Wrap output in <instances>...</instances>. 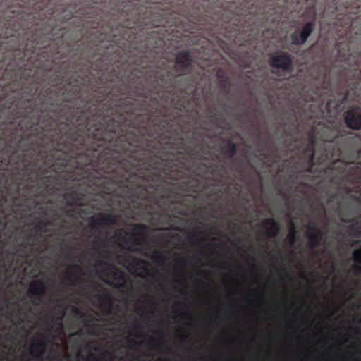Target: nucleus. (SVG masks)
Returning <instances> with one entry per match:
<instances>
[{"mask_svg":"<svg viewBox=\"0 0 361 361\" xmlns=\"http://www.w3.org/2000/svg\"><path fill=\"white\" fill-rule=\"evenodd\" d=\"M158 345V339L154 336L149 337V341L147 343V348L152 350L155 349Z\"/></svg>","mask_w":361,"mask_h":361,"instance_id":"nucleus-21","label":"nucleus"},{"mask_svg":"<svg viewBox=\"0 0 361 361\" xmlns=\"http://www.w3.org/2000/svg\"><path fill=\"white\" fill-rule=\"evenodd\" d=\"M149 304H151V303H152V300H149Z\"/></svg>","mask_w":361,"mask_h":361,"instance_id":"nucleus-45","label":"nucleus"},{"mask_svg":"<svg viewBox=\"0 0 361 361\" xmlns=\"http://www.w3.org/2000/svg\"><path fill=\"white\" fill-rule=\"evenodd\" d=\"M318 360H319V361H321V357H319L318 358Z\"/></svg>","mask_w":361,"mask_h":361,"instance_id":"nucleus-46","label":"nucleus"},{"mask_svg":"<svg viewBox=\"0 0 361 361\" xmlns=\"http://www.w3.org/2000/svg\"><path fill=\"white\" fill-rule=\"evenodd\" d=\"M98 352V356H96L92 351H90L87 355L81 353H77V361H114V354L110 350H100L98 347L93 349Z\"/></svg>","mask_w":361,"mask_h":361,"instance_id":"nucleus-4","label":"nucleus"},{"mask_svg":"<svg viewBox=\"0 0 361 361\" xmlns=\"http://www.w3.org/2000/svg\"><path fill=\"white\" fill-rule=\"evenodd\" d=\"M95 305L105 316L111 314L113 310L111 293L106 290L95 295Z\"/></svg>","mask_w":361,"mask_h":361,"instance_id":"nucleus-3","label":"nucleus"},{"mask_svg":"<svg viewBox=\"0 0 361 361\" xmlns=\"http://www.w3.org/2000/svg\"><path fill=\"white\" fill-rule=\"evenodd\" d=\"M111 331H113V332H115V331H122V326L121 325H119L118 326H114L113 328L111 329Z\"/></svg>","mask_w":361,"mask_h":361,"instance_id":"nucleus-26","label":"nucleus"},{"mask_svg":"<svg viewBox=\"0 0 361 361\" xmlns=\"http://www.w3.org/2000/svg\"><path fill=\"white\" fill-rule=\"evenodd\" d=\"M63 316H64V313H63V312H61V318L57 319L55 321V323H54V326H52L51 328V329L56 328V330L59 334H61L63 331V322H62V318L63 317ZM51 329H50L49 331H51Z\"/></svg>","mask_w":361,"mask_h":361,"instance_id":"nucleus-19","label":"nucleus"},{"mask_svg":"<svg viewBox=\"0 0 361 361\" xmlns=\"http://www.w3.org/2000/svg\"><path fill=\"white\" fill-rule=\"evenodd\" d=\"M193 361H204V360H202V358H200V359H195V360H193ZM209 361H215L214 357L212 355H209Z\"/></svg>","mask_w":361,"mask_h":361,"instance_id":"nucleus-28","label":"nucleus"},{"mask_svg":"<svg viewBox=\"0 0 361 361\" xmlns=\"http://www.w3.org/2000/svg\"><path fill=\"white\" fill-rule=\"evenodd\" d=\"M74 312H75L76 314H79V312H78V309H74Z\"/></svg>","mask_w":361,"mask_h":361,"instance_id":"nucleus-39","label":"nucleus"},{"mask_svg":"<svg viewBox=\"0 0 361 361\" xmlns=\"http://www.w3.org/2000/svg\"><path fill=\"white\" fill-rule=\"evenodd\" d=\"M141 245L142 243L140 239L139 238H134L133 239V245L129 247V250L131 251H134L135 247H140L141 246Z\"/></svg>","mask_w":361,"mask_h":361,"instance_id":"nucleus-23","label":"nucleus"},{"mask_svg":"<svg viewBox=\"0 0 361 361\" xmlns=\"http://www.w3.org/2000/svg\"><path fill=\"white\" fill-rule=\"evenodd\" d=\"M288 322H289L290 326L292 327L293 324V322H294V320L290 319L288 321Z\"/></svg>","mask_w":361,"mask_h":361,"instance_id":"nucleus-36","label":"nucleus"},{"mask_svg":"<svg viewBox=\"0 0 361 361\" xmlns=\"http://www.w3.org/2000/svg\"><path fill=\"white\" fill-rule=\"evenodd\" d=\"M136 228L137 230L138 235H141L142 233V227L141 226H137Z\"/></svg>","mask_w":361,"mask_h":361,"instance_id":"nucleus-29","label":"nucleus"},{"mask_svg":"<svg viewBox=\"0 0 361 361\" xmlns=\"http://www.w3.org/2000/svg\"><path fill=\"white\" fill-rule=\"evenodd\" d=\"M296 234H297V231L295 230V227L293 224H291L290 229H289L288 235V236H286V240L288 241V243L289 244L290 248H291L295 243Z\"/></svg>","mask_w":361,"mask_h":361,"instance_id":"nucleus-17","label":"nucleus"},{"mask_svg":"<svg viewBox=\"0 0 361 361\" xmlns=\"http://www.w3.org/2000/svg\"><path fill=\"white\" fill-rule=\"evenodd\" d=\"M232 341H236V338H233Z\"/></svg>","mask_w":361,"mask_h":361,"instance_id":"nucleus-41","label":"nucleus"},{"mask_svg":"<svg viewBox=\"0 0 361 361\" xmlns=\"http://www.w3.org/2000/svg\"><path fill=\"white\" fill-rule=\"evenodd\" d=\"M324 339L326 340V335H324Z\"/></svg>","mask_w":361,"mask_h":361,"instance_id":"nucleus-43","label":"nucleus"},{"mask_svg":"<svg viewBox=\"0 0 361 361\" xmlns=\"http://www.w3.org/2000/svg\"><path fill=\"white\" fill-rule=\"evenodd\" d=\"M214 308H216V310H219V305L215 306Z\"/></svg>","mask_w":361,"mask_h":361,"instance_id":"nucleus-40","label":"nucleus"},{"mask_svg":"<svg viewBox=\"0 0 361 361\" xmlns=\"http://www.w3.org/2000/svg\"><path fill=\"white\" fill-rule=\"evenodd\" d=\"M262 228L265 231V234L269 237L276 236L280 227L274 219H266L262 222Z\"/></svg>","mask_w":361,"mask_h":361,"instance_id":"nucleus-8","label":"nucleus"},{"mask_svg":"<svg viewBox=\"0 0 361 361\" xmlns=\"http://www.w3.org/2000/svg\"><path fill=\"white\" fill-rule=\"evenodd\" d=\"M176 282L178 284H183V280L181 276H176Z\"/></svg>","mask_w":361,"mask_h":361,"instance_id":"nucleus-27","label":"nucleus"},{"mask_svg":"<svg viewBox=\"0 0 361 361\" xmlns=\"http://www.w3.org/2000/svg\"><path fill=\"white\" fill-rule=\"evenodd\" d=\"M250 359H251V360H255V361H261V360H259V357H255V356H251V357H250Z\"/></svg>","mask_w":361,"mask_h":361,"instance_id":"nucleus-34","label":"nucleus"},{"mask_svg":"<svg viewBox=\"0 0 361 361\" xmlns=\"http://www.w3.org/2000/svg\"><path fill=\"white\" fill-rule=\"evenodd\" d=\"M358 332H359L358 329H356V333H358Z\"/></svg>","mask_w":361,"mask_h":361,"instance_id":"nucleus-44","label":"nucleus"},{"mask_svg":"<svg viewBox=\"0 0 361 361\" xmlns=\"http://www.w3.org/2000/svg\"><path fill=\"white\" fill-rule=\"evenodd\" d=\"M188 313V311H182L181 312L178 313L177 315H176L175 317H178V316H185L187 315Z\"/></svg>","mask_w":361,"mask_h":361,"instance_id":"nucleus-31","label":"nucleus"},{"mask_svg":"<svg viewBox=\"0 0 361 361\" xmlns=\"http://www.w3.org/2000/svg\"><path fill=\"white\" fill-rule=\"evenodd\" d=\"M135 329H136L137 331H140V330L141 329V326H140V324H136V325H135Z\"/></svg>","mask_w":361,"mask_h":361,"instance_id":"nucleus-35","label":"nucleus"},{"mask_svg":"<svg viewBox=\"0 0 361 361\" xmlns=\"http://www.w3.org/2000/svg\"><path fill=\"white\" fill-rule=\"evenodd\" d=\"M154 312H155V311H154V308L150 307V308L149 309V313L151 315H154Z\"/></svg>","mask_w":361,"mask_h":361,"instance_id":"nucleus-33","label":"nucleus"},{"mask_svg":"<svg viewBox=\"0 0 361 361\" xmlns=\"http://www.w3.org/2000/svg\"><path fill=\"white\" fill-rule=\"evenodd\" d=\"M246 304L250 307H253L259 302V299L254 297V295L248 292L245 300Z\"/></svg>","mask_w":361,"mask_h":361,"instance_id":"nucleus-20","label":"nucleus"},{"mask_svg":"<svg viewBox=\"0 0 361 361\" xmlns=\"http://www.w3.org/2000/svg\"><path fill=\"white\" fill-rule=\"evenodd\" d=\"M345 123L348 128L359 129L361 128V117L355 116L353 111H348L345 115Z\"/></svg>","mask_w":361,"mask_h":361,"instance_id":"nucleus-11","label":"nucleus"},{"mask_svg":"<svg viewBox=\"0 0 361 361\" xmlns=\"http://www.w3.org/2000/svg\"><path fill=\"white\" fill-rule=\"evenodd\" d=\"M290 63L291 59L288 54L276 55L271 59V64L275 68L286 70L289 68Z\"/></svg>","mask_w":361,"mask_h":361,"instance_id":"nucleus-7","label":"nucleus"},{"mask_svg":"<svg viewBox=\"0 0 361 361\" xmlns=\"http://www.w3.org/2000/svg\"><path fill=\"white\" fill-rule=\"evenodd\" d=\"M156 361H167V360L162 359V358H157Z\"/></svg>","mask_w":361,"mask_h":361,"instance_id":"nucleus-37","label":"nucleus"},{"mask_svg":"<svg viewBox=\"0 0 361 361\" xmlns=\"http://www.w3.org/2000/svg\"><path fill=\"white\" fill-rule=\"evenodd\" d=\"M352 356L354 358V361H361V358L360 355H355V354H352Z\"/></svg>","mask_w":361,"mask_h":361,"instance_id":"nucleus-30","label":"nucleus"},{"mask_svg":"<svg viewBox=\"0 0 361 361\" xmlns=\"http://www.w3.org/2000/svg\"><path fill=\"white\" fill-rule=\"evenodd\" d=\"M116 221V216L111 214H102L97 218H92L90 220V224L92 226H104L114 224Z\"/></svg>","mask_w":361,"mask_h":361,"instance_id":"nucleus-9","label":"nucleus"},{"mask_svg":"<svg viewBox=\"0 0 361 361\" xmlns=\"http://www.w3.org/2000/svg\"><path fill=\"white\" fill-rule=\"evenodd\" d=\"M83 275V268L81 265L75 263L70 266V269L63 272V283L67 286L74 285L78 283L80 276Z\"/></svg>","mask_w":361,"mask_h":361,"instance_id":"nucleus-5","label":"nucleus"},{"mask_svg":"<svg viewBox=\"0 0 361 361\" xmlns=\"http://www.w3.org/2000/svg\"><path fill=\"white\" fill-rule=\"evenodd\" d=\"M128 271L134 275L144 279L158 280L157 271L147 267L148 262L139 258L129 259Z\"/></svg>","mask_w":361,"mask_h":361,"instance_id":"nucleus-2","label":"nucleus"},{"mask_svg":"<svg viewBox=\"0 0 361 361\" xmlns=\"http://www.w3.org/2000/svg\"><path fill=\"white\" fill-rule=\"evenodd\" d=\"M176 263L179 269H180L181 275H183L185 273L186 267L190 263V260L187 257H183L176 259Z\"/></svg>","mask_w":361,"mask_h":361,"instance_id":"nucleus-18","label":"nucleus"},{"mask_svg":"<svg viewBox=\"0 0 361 361\" xmlns=\"http://www.w3.org/2000/svg\"><path fill=\"white\" fill-rule=\"evenodd\" d=\"M227 361H237L235 358H229Z\"/></svg>","mask_w":361,"mask_h":361,"instance_id":"nucleus-38","label":"nucleus"},{"mask_svg":"<svg viewBox=\"0 0 361 361\" xmlns=\"http://www.w3.org/2000/svg\"><path fill=\"white\" fill-rule=\"evenodd\" d=\"M308 238L310 245L312 249L316 247L322 242H325L324 233L319 230L311 233Z\"/></svg>","mask_w":361,"mask_h":361,"instance_id":"nucleus-12","label":"nucleus"},{"mask_svg":"<svg viewBox=\"0 0 361 361\" xmlns=\"http://www.w3.org/2000/svg\"><path fill=\"white\" fill-rule=\"evenodd\" d=\"M50 361H60V357L56 351H54L53 355L50 359Z\"/></svg>","mask_w":361,"mask_h":361,"instance_id":"nucleus-24","label":"nucleus"},{"mask_svg":"<svg viewBox=\"0 0 361 361\" xmlns=\"http://www.w3.org/2000/svg\"><path fill=\"white\" fill-rule=\"evenodd\" d=\"M28 292L35 295H42L45 292V285L41 281H32L29 285Z\"/></svg>","mask_w":361,"mask_h":361,"instance_id":"nucleus-13","label":"nucleus"},{"mask_svg":"<svg viewBox=\"0 0 361 361\" xmlns=\"http://www.w3.org/2000/svg\"><path fill=\"white\" fill-rule=\"evenodd\" d=\"M192 242L194 245H200L202 243V239L200 237H193L192 239Z\"/></svg>","mask_w":361,"mask_h":361,"instance_id":"nucleus-25","label":"nucleus"},{"mask_svg":"<svg viewBox=\"0 0 361 361\" xmlns=\"http://www.w3.org/2000/svg\"><path fill=\"white\" fill-rule=\"evenodd\" d=\"M312 25L311 23H307L306 25H305L304 27L302 28L300 36L294 35L293 36V43L294 44H302L305 43V42L307 41L308 37L312 33Z\"/></svg>","mask_w":361,"mask_h":361,"instance_id":"nucleus-10","label":"nucleus"},{"mask_svg":"<svg viewBox=\"0 0 361 361\" xmlns=\"http://www.w3.org/2000/svg\"><path fill=\"white\" fill-rule=\"evenodd\" d=\"M353 259L355 262V272L361 274V247L353 251Z\"/></svg>","mask_w":361,"mask_h":361,"instance_id":"nucleus-15","label":"nucleus"},{"mask_svg":"<svg viewBox=\"0 0 361 361\" xmlns=\"http://www.w3.org/2000/svg\"><path fill=\"white\" fill-rule=\"evenodd\" d=\"M149 258L160 266H164L166 261V255L163 252L155 250L152 252Z\"/></svg>","mask_w":361,"mask_h":361,"instance_id":"nucleus-14","label":"nucleus"},{"mask_svg":"<svg viewBox=\"0 0 361 361\" xmlns=\"http://www.w3.org/2000/svg\"><path fill=\"white\" fill-rule=\"evenodd\" d=\"M128 342L129 344H130L132 348H134L135 347H140L143 343L142 340L139 341L136 338L131 337L128 338Z\"/></svg>","mask_w":361,"mask_h":361,"instance_id":"nucleus-22","label":"nucleus"},{"mask_svg":"<svg viewBox=\"0 0 361 361\" xmlns=\"http://www.w3.org/2000/svg\"><path fill=\"white\" fill-rule=\"evenodd\" d=\"M255 314H256V315H257V314H258L257 311H255Z\"/></svg>","mask_w":361,"mask_h":361,"instance_id":"nucleus-42","label":"nucleus"},{"mask_svg":"<svg viewBox=\"0 0 361 361\" xmlns=\"http://www.w3.org/2000/svg\"><path fill=\"white\" fill-rule=\"evenodd\" d=\"M176 63L183 66H187L190 62V56L188 53H180L177 54L176 57Z\"/></svg>","mask_w":361,"mask_h":361,"instance_id":"nucleus-16","label":"nucleus"},{"mask_svg":"<svg viewBox=\"0 0 361 361\" xmlns=\"http://www.w3.org/2000/svg\"><path fill=\"white\" fill-rule=\"evenodd\" d=\"M47 345L48 341L44 338L35 337L32 340L28 351L33 358L39 360L44 355Z\"/></svg>","mask_w":361,"mask_h":361,"instance_id":"nucleus-6","label":"nucleus"},{"mask_svg":"<svg viewBox=\"0 0 361 361\" xmlns=\"http://www.w3.org/2000/svg\"><path fill=\"white\" fill-rule=\"evenodd\" d=\"M100 240L101 250L99 251L100 259L95 262L94 269L99 277L111 276L109 279L105 280L106 283L122 290L128 280L122 270L116 269L114 264L107 260L109 252L106 247V241L103 238Z\"/></svg>","mask_w":361,"mask_h":361,"instance_id":"nucleus-1","label":"nucleus"},{"mask_svg":"<svg viewBox=\"0 0 361 361\" xmlns=\"http://www.w3.org/2000/svg\"><path fill=\"white\" fill-rule=\"evenodd\" d=\"M181 305L180 302H177L175 305L174 312H176L178 310V308Z\"/></svg>","mask_w":361,"mask_h":361,"instance_id":"nucleus-32","label":"nucleus"}]
</instances>
